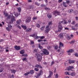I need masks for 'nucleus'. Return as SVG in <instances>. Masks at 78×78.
<instances>
[{
    "mask_svg": "<svg viewBox=\"0 0 78 78\" xmlns=\"http://www.w3.org/2000/svg\"><path fill=\"white\" fill-rule=\"evenodd\" d=\"M53 15L54 16H55L56 17L58 15H59V12L57 11H55L53 12Z\"/></svg>",
    "mask_w": 78,
    "mask_h": 78,
    "instance_id": "nucleus-10",
    "label": "nucleus"
},
{
    "mask_svg": "<svg viewBox=\"0 0 78 78\" xmlns=\"http://www.w3.org/2000/svg\"><path fill=\"white\" fill-rule=\"evenodd\" d=\"M38 46V47L40 49H42V48H43L42 46H41L40 44H39Z\"/></svg>",
    "mask_w": 78,
    "mask_h": 78,
    "instance_id": "nucleus-32",
    "label": "nucleus"
},
{
    "mask_svg": "<svg viewBox=\"0 0 78 78\" xmlns=\"http://www.w3.org/2000/svg\"><path fill=\"white\" fill-rule=\"evenodd\" d=\"M55 78H58V74H56L55 75Z\"/></svg>",
    "mask_w": 78,
    "mask_h": 78,
    "instance_id": "nucleus-60",
    "label": "nucleus"
},
{
    "mask_svg": "<svg viewBox=\"0 0 78 78\" xmlns=\"http://www.w3.org/2000/svg\"><path fill=\"white\" fill-rule=\"evenodd\" d=\"M57 52L59 53V55L60 56H62L63 53H64V52L62 51H60L59 49H58V50H57Z\"/></svg>",
    "mask_w": 78,
    "mask_h": 78,
    "instance_id": "nucleus-6",
    "label": "nucleus"
},
{
    "mask_svg": "<svg viewBox=\"0 0 78 78\" xmlns=\"http://www.w3.org/2000/svg\"><path fill=\"white\" fill-rule=\"evenodd\" d=\"M76 74V73L74 72H72L70 74V75L73 76H74Z\"/></svg>",
    "mask_w": 78,
    "mask_h": 78,
    "instance_id": "nucleus-23",
    "label": "nucleus"
},
{
    "mask_svg": "<svg viewBox=\"0 0 78 78\" xmlns=\"http://www.w3.org/2000/svg\"><path fill=\"white\" fill-rule=\"evenodd\" d=\"M42 41H43V40H38V42H42Z\"/></svg>",
    "mask_w": 78,
    "mask_h": 78,
    "instance_id": "nucleus-54",
    "label": "nucleus"
},
{
    "mask_svg": "<svg viewBox=\"0 0 78 78\" xmlns=\"http://www.w3.org/2000/svg\"><path fill=\"white\" fill-rule=\"evenodd\" d=\"M17 27H18V28H19L20 29H21V27H20V26L19 25H18L17 26Z\"/></svg>",
    "mask_w": 78,
    "mask_h": 78,
    "instance_id": "nucleus-62",
    "label": "nucleus"
},
{
    "mask_svg": "<svg viewBox=\"0 0 78 78\" xmlns=\"http://www.w3.org/2000/svg\"><path fill=\"white\" fill-rule=\"evenodd\" d=\"M36 26L37 28H40V25H39V24H36Z\"/></svg>",
    "mask_w": 78,
    "mask_h": 78,
    "instance_id": "nucleus-39",
    "label": "nucleus"
},
{
    "mask_svg": "<svg viewBox=\"0 0 78 78\" xmlns=\"http://www.w3.org/2000/svg\"><path fill=\"white\" fill-rule=\"evenodd\" d=\"M64 66H68V63L67 61H66L64 63Z\"/></svg>",
    "mask_w": 78,
    "mask_h": 78,
    "instance_id": "nucleus-31",
    "label": "nucleus"
},
{
    "mask_svg": "<svg viewBox=\"0 0 78 78\" xmlns=\"http://www.w3.org/2000/svg\"><path fill=\"white\" fill-rule=\"evenodd\" d=\"M41 45H44V44H47V43H41Z\"/></svg>",
    "mask_w": 78,
    "mask_h": 78,
    "instance_id": "nucleus-53",
    "label": "nucleus"
},
{
    "mask_svg": "<svg viewBox=\"0 0 78 78\" xmlns=\"http://www.w3.org/2000/svg\"><path fill=\"white\" fill-rule=\"evenodd\" d=\"M34 70L36 72H38V71H39V69H38L37 68H35Z\"/></svg>",
    "mask_w": 78,
    "mask_h": 78,
    "instance_id": "nucleus-40",
    "label": "nucleus"
},
{
    "mask_svg": "<svg viewBox=\"0 0 78 78\" xmlns=\"http://www.w3.org/2000/svg\"><path fill=\"white\" fill-rule=\"evenodd\" d=\"M41 51L43 52L44 54L46 55H48L49 54V52L47 51V50L45 49H42Z\"/></svg>",
    "mask_w": 78,
    "mask_h": 78,
    "instance_id": "nucleus-3",
    "label": "nucleus"
},
{
    "mask_svg": "<svg viewBox=\"0 0 78 78\" xmlns=\"http://www.w3.org/2000/svg\"><path fill=\"white\" fill-rule=\"evenodd\" d=\"M74 62L75 61L73 60H70L69 62V64H71V63H74Z\"/></svg>",
    "mask_w": 78,
    "mask_h": 78,
    "instance_id": "nucleus-34",
    "label": "nucleus"
},
{
    "mask_svg": "<svg viewBox=\"0 0 78 78\" xmlns=\"http://www.w3.org/2000/svg\"><path fill=\"white\" fill-rule=\"evenodd\" d=\"M22 60L23 61H27V58H23L22 59Z\"/></svg>",
    "mask_w": 78,
    "mask_h": 78,
    "instance_id": "nucleus-45",
    "label": "nucleus"
},
{
    "mask_svg": "<svg viewBox=\"0 0 78 78\" xmlns=\"http://www.w3.org/2000/svg\"><path fill=\"white\" fill-rule=\"evenodd\" d=\"M41 7H46V5L44 4H42L41 5Z\"/></svg>",
    "mask_w": 78,
    "mask_h": 78,
    "instance_id": "nucleus-51",
    "label": "nucleus"
},
{
    "mask_svg": "<svg viewBox=\"0 0 78 78\" xmlns=\"http://www.w3.org/2000/svg\"><path fill=\"white\" fill-rule=\"evenodd\" d=\"M32 37H34L35 39H37L38 38H39V37H38L37 36V33H35L32 35Z\"/></svg>",
    "mask_w": 78,
    "mask_h": 78,
    "instance_id": "nucleus-9",
    "label": "nucleus"
},
{
    "mask_svg": "<svg viewBox=\"0 0 78 78\" xmlns=\"http://www.w3.org/2000/svg\"><path fill=\"white\" fill-rule=\"evenodd\" d=\"M45 26H42L40 28V30L41 31H44L45 30Z\"/></svg>",
    "mask_w": 78,
    "mask_h": 78,
    "instance_id": "nucleus-18",
    "label": "nucleus"
},
{
    "mask_svg": "<svg viewBox=\"0 0 78 78\" xmlns=\"http://www.w3.org/2000/svg\"><path fill=\"white\" fill-rule=\"evenodd\" d=\"M75 56H76V57H78V55L77 54H75Z\"/></svg>",
    "mask_w": 78,
    "mask_h": 78,
    "instance_id": "nucleus-64",
    "label": "nucleus"
},
{
    "mask_svg": "<svg viewBox=\"0 0 78 78\" xmlns=\"http://www.w3.org/2000/svg\"><path fill=\"white\" fill-rule=\"evenodd\" d=\"M53 75V72L49 71V75L48 76V78H51V75Z\"/></svg>",
    "mask_w": 78,
    "mask_h": 78,
    "instance_id": "nucleus-19",
    "label": "nucleus"
},
{
    "mask_svg": "<svg viewBox=\"0 0 78 78\" xmlns=\"http://www.w3.org/2000/svg\"><path fill=\"white\" fill-rule=\"evenodd\" d=\"M50 30V29L49 28V27H47V26L46 27V30H44V32L45 33H48L49 31Z\"/></svg>",
    "mask_w": 78,
    "mask_h": 78,
    "instance_id": "nucleus-8",
    "label": "nucleus"
},
{
    "mask_svg": "<svg viewBox=\"0 0 78 78\" xmlns=\"http://www.w3.org/2000/svg\"><path fill=\"white\" fill-rule=\"evenodd\" d=\"M35 5H37V6H39V5H40V4L38 3L37 2H36L35 3Z\"/></svg>",
    "mask_w": 78,
    "mask_h": 78,
    "instance_id": "nucleus-42",
    "label": "nucleus"
},
{
    "mask_svg": "<svg viewBox=\"0 0 78 78\" xmlns=\"http://www.w3.org/2000/svg\"><path fill=\"white\" fill-rule=\"evenodd\" d=\"M59 48H61V47H64V45L62 43L60 42L59 43Z\"/></svg>",
    "mask_w": 78,
    "mask_h": 78,
    "instance_id": "nucleus-25",
    "label": "nucleus"
},
{
    "mask_svg": "<svg viewBox=\"0 0 78 78\" xmlns=\"http://www.w3.org/2000/svg\"><path fill=\"white\" fill-rule=\"evenodd\" d=\"M62 26L61 25V24L59 23V25L58 26V32H60L62 30Z\"/></svg>",
    "mask_w": 78,
    "mask_h": 78,
    "instance_id": "nucleus-4",
    "label": "nucleus"
},
{
    "mask_svg": "<svg viewBox=\"0 0 78 78\" xmlns=\"http://www.w3.org/2000/svg\"><path fill=\"white\" fill-rule=\"evenodd\" d=\"M73 69V66H69L68 67L67 70H71V71H72V70H71V69Z\"/></svg>",
    "mask_w": 78,
    "mask_h": 78,
    "instance_id": "nucleus-16",
    "label": "nucleus"
},
{
    "mask_svg": "<svg viewBox=\"0 0 78 78\" xmlns=\"http://www.w3.org/2000/svg\"><path fill=\"white\" fill-rule=\"evenodd\" d=\"M63 3L64 6L65 7H67V5L66 4V2H63Z\"/></svg>",
    "mask_w": 78,
    "mask_h": 78,
    "instance_id": "nucleus-35",
    "label": "nucleus"
},
{
    "mask_svg": "<svg viewBox=\"0 0 78 78\" xmlns=\"http://www.w3.org/2000/svg\"><path fill=\"white\" fill-rule=\"evenodd\" d=\"M14 48L15 50H19L20 49V46H15L14 47Z\"/></svg>",
    "mask_w": 78,
    "mask_h": 78,
    "instance_id": "nucleus-15",
    "label": "nucleus"
},
{
    "mask_svg": "<svg viewBox=\"0 0 78 78\" xmlns=\"http://www.w3.org/2000/svg\"><path fill=\"white\" fill-rule=\"evenodd\" d=\"M68 23L67 21H66V20L64 21H60L58 23H60V24H61V23H62L63 25H65V24H67Z\"/></svg>",
    "mask_w": 78,
    "mask_h": 78,
    "instance_id": "nucleus-5",
    "label": "nucleus"
},
{
    "mask_svg": "<svg viewBox=\"0 0 78 78\" xmlns=\"http://www.w3.org/2000/svg\"><path fill=\"white\" fill-rule=\"evenodd\" d=\"M62 2V0H59L58 1V3H61Z\"/></svg>",
    "mask_w": 78,
    "mask_h": 78,
    "instance_id": "nucleus-61",
    "label": "nucleus"
},
{
    "mask_svg": "<svg viewBox=\"0 0 78 78\" xmlns=\"http://www.w3.org/2000/svg\"><path fill=\"white\" fill-rule=\"evenodd\" d=\"M51 47L50 46H48L47 47V48L48 50H50V49H51Z\"/></svg>",
    "mask_w": 78,
    "mask_h": 78,
    "instance_id": "nucleus-41",
    "label": "nucleus"
},
{
    "mask_svg": "<svg viewBox=\"0 0 78 78\" xmlns=\"http://www.w3.org/2000/svg\"><path fill=\"white\" fill-rule=\"evenodd\" d=\"M50 30V29L49 28V27H47V26L46 27V30H44V32L45 33H48L49 31Z\"/></svg>",
    "mask_w": 78,
    "mask_h": 78,
    "instance_id": "nucleus-7",
    "label": "nucleus"
},
{
    "mask_svg": "<svg viewBox=\"0 0 78 78\" xmlns=\"http://www.w3.org/2000/svg\"><path fill=\"white\" fill-rule=\"evenodd\" d=\"M35 55L37 56V59L38 61H41L42 59V57L40 54L38 53H36Z\"/></svg>",
    "mask_w": 78,
    "mask_h": 78,
    "instance_id": "nucleus-2",
    "label": "nucleus"
},
{
    "mask_svg": "<svg viewBox=\"0 0 78 78\" xmlns=\"http://www.w3.org/2000/svg\"><path fill=\"white\" fill-rule=\"evenodd\" d=\"M28 55L27 54H24L22 55V56H24V57H27Z\"/></svg>",
    "mask_w": 78,
    "mask_h": 78,
    "instance_id": "nucleus-44",
    "label": "nucleus"
},
{
    "mask_svg": "<svg viewBox=\"0 0 78 78\" xmlns=\"http://www.w3.org/2000/svg\"><path fill=\"white\" fill-rule=\"evenodd\" d=\"M75 42V40H73L71 41L70 44H73Z\"/></svg>",
    "mask_w": 78,
    "mask_h": 78,
    "instance_id": "nucleus-38",
    "label": "nucleus"
},
{
    "mask_svg": "<svg viewBox=\"0 0 78 78\" xmlns=\"http://www.w3.org/2000/svg\"><path fill=\"white\" fill-rule=\"evenodd\" d=\"M11 21H10L9 23L10 24H11L13 23V22H15L16 20H15V19H14V17L12 18L11 20Z\"/></svg>",
    "mask_w": 78,
    "mask_h": 78,
    "instance_id": "nucleus-12",
    "label": "nucleus"
},
{
    "mask_svg": "<svg viewBox=\"0 0 78 78\" xmlns=\"http://www.w3.org/2000/svg\"><path fill=\"white\" fill-rule=\"evenodd\" d=\"M64 34V33H61L60 34L58 35L59 37L60 38V39H63V38L64 37H63Z\"/></svg>",
    "mask_w": 78,
    "mask_h": 78,
    "instance_id": "nucleus-13",
    "label": "nucleus"
},
{
    "mask_svg": "<svg viewBox=\"0 0 78 78\" xmlns=\"http://www.w3.org/2000/svg\"><path fill=\"white\" fill-rule=\"evenodd\" d=\"M3 70H4V69L3 68H2L0 70V72H2L3 71Z\"/></svg>",
    "mask_w": 78,
    "mask_h": 78,
    "instance_id": "nucleus-47",
    "label": "nucleus"
},
{
    "mask_svg": "<svg viewBox=\"0 0 78 78\" xmlns=\"http://www.w3.org/2000/svg\"><path fill=\"white\" fill-rule=\"evenodd\" d=\"M6 29L7 31H10V29L9 27H6Z\"/></svg>",
    "mask_w": 78,
    "mask_h": 78,
    "instance_id": "nucleus-49",
    "label": "nucleus"
},
{
    "mask_svg": "<svg viewBox=\"0 0 78 78\" xmlns=\"http://www.w3.org/2000/svg\"><path fill=\"white\" fill-rule=\"evenodd\" d=\"M73 51H74V50L73 49H69V50L67 51H66V52L67 53H73Z\"/></svg>",
    "mask_w": 78,
    "mask_h": 78,
    "instance_id": "nucleus-14",
    "label": "nucleus"
},
{
    "mask_svg": "<svg viewBox=\"0 0 78 78\" xmlns=\"http://www.w3.org/2000/svg\"><path fill=\"white\" fill-rule=\"evenodd\" d=\"M47 17L49 19H51V14L50 13L48 14Z\"/></svg>",
    "mask_w": 78,
    "mask_h": 78,
    "instance_id": "nucleus-20",
    "label": "nucleus"
},
{
    "mask_svg": "<svg viewBox=\"0 0 78 78\" xmlns=\"http://www.w3.org/2000/svg\"><path fill=\"white\" fill-rule=\"evenodd\" d=\"M78 29L77 28L76 29L75 28H74V27H72V30H76Z\"/></svg>",
    "mask_w": 78,
    "mask_h": 78,
    "instance_id": "nucleus-43",
    "label": "nucleus"
},
{
    "mask_svg": "<svg viewBox=\"0 0 78 78\" xmlns=\"http://www.w3.org/2000/svg\"><path fill=\"white\" fill-rule=\"evenodd\" d=\"M68 12L70 14H72V13L73 12V10L72 9H69L68 10Z\"/></svg>",
    "mask_w": 78,
    "mask_h": 78,
    "instance_id": "nucleus-24",
    "label": "nucleus"
},
{
    "mask_svg": "<svg viewBox=\"0 0 78 78\" xmlns=\"http://www.w3.org/2000/svg\"><path fill=\"white\" fill-rule=\"evenodd\" d=\"M35 67H37V68H41V69H42V67H41V65H36L35 66Z\"/></svg>",
    "mask_w": 78,
    "mask_h": 78,
    "instance_id": "nucleus-22",
    "label": "nucleus"
},
{
    "mask_svg": "<svg viewBox=\"0 0 78 78\" xmlns=\"http://www.w3.org/2000/svg\"><path fill=\"white\" fill-rule=\"evenodd\" d=\"M33 52L34 53H37V50H36V49H34Z\"/></svg>",
    "mask_w": 78,
    "mask_h": 78,
    "instance_id": "nucleus-48",
    "label": "nucleus"
},
{
    "mask_svg": "<svg viewBox=\"0 0 78 78\" xmlns=\"http://www.w3.org/2000/svg\"><path fill=\"white\" fill-rule=\"evenodd\" d=\"M34 71L33 70H30L29 72L30 73V74H33V73H34Z\"/></svg>",
    "mask_w": 78,
    "mask_h": 78,
    "instance_id": "nucleus-27",
    "label": "nucleus"
},
{
    "mask_svg": "<svg viewBox=\"0 0 78 78\" xmlns=\"http://www.w3.org/2000/svg\"><path fill=\"white\" fill-rule=\"evenodd\" d=\"M66 3H68V4H69V3H70V1H66Z\"/></svg>",
    "mask_w": 78,
    "mask_h": 78,
    "instance_id": "nucleus-59",
    "label": "nucleus"
},
{
    "mask_svg": "<svg viewBox=\"0 0 78 78\" xmlns=\"http://www.w3.org/2000/svg\"><path fill=\"white\" fill-rule=\"evenodd\" d=\"M44 36H42V37H40V39H44Z\"/></svg>",
    "mask_w": 78,
    "mask_h": 78,
    "instance_id": "nucleus-63",
    "label": "nucleus"
},
{
    "mask_svg": "<svg viewBox=\"0 0 78 78\" xmlns=\"http://www.w3.org/2000/svg\"><path fill=\"white\" fill-rule=\"evenodd\" d=\"M29 74H30V72H28L25 73L24 75L25 76H27V75H28Z\"/></svg>",
    "mask_w": 78,
    "mask_h": 78,
    "instance_id": "nucleus-33",
    "label": "nucleus"
},
{
    "mask_svg": "<svg viewBox=\"0 0 78 78\" xmlns=\"http://www.w3.org/2000/svg\"><path fill=\"white\" fill-rule=\"evenodd\" d=\"M8 26L10 28H12V26L11 25H8Z\"/></svg>",
    "mask_w": 78,
    "mask_h": 78,
    "instance_id": "nucleus-52",
    "label": "nucleus"
},
{
    "mask_svg": "<svg viewBox=\"0 0 78 78\" xmlns=\"http://www.w3.org/2000/svg\"><path fill=\"white\" fill-rule=\"evenodd\" d=\"M75 21H73L72 23H71V24H72V25H75Z\"/></svg>",
    "mask_w": 78,
    "mask_h": 78,
    "instance_id": "nucleus-50",
    "label": "nucleus"
},
{
    "mask_svg": "<svg viewBox=\"0 0 78 78\" xmlns=\"http://www.w3.org/2000/svg\"><path fill=\"white\" fill-rule=\"evenodd\" d=\"M18 10V12H20V11H21V8L20 7H18L17 8Z\"/></svg>",
    "mask_w": 78,
    "mask_h": 78,
    "instance_id": "nucleus-37",
    "label": "nucleus"
},
{
    "mask_svg": "<svg viewBox=\"0 0 78 78\" xmlns=\"http://www.w3.org/2000/svg\"><path fill=\"white\" fill-rule=\"evenodd\" d=\"M21 22V20H19L17 21L16 23L17 24H19V25H20V23Z\"/></svg>",
    "mask_w": 78,
    "mask_h": 78,
    "instance_id": "nucleus-29",
    "label": "nucleus"
},
{
    "mask_svg": "<svg viewBox=\"0 0 78 78\" xmlns=\"http://www.w3.org/2000/svg\"><path fill=\"white\" fill-rule=\"evenodd\" d=\"M20 54H23V53H24L25 52V50H24V49H23L21 50V51H20Z\"/></svg>",
    "mask_w": 78,
    "mask_h": 78,
    "instance_id": "nucleus-21",
    "label": "nucleus"
},
{
    "mask_svg": "<svg viewBox=\"0 0 78 78\" xmlns=\"http://www.w3.org/2000/svg\"><path fill=\"white\" fill-rule=\"evenodd\" d=\"M31 31V28H28L26 30V31H28V32H30Z\"/></svg>",
    "mask_w": 78,
    "mask_h": 78,
    "instance_id": "nucleus-26",
    "label": "nucleus"
},
{
    "mask_svg": "<svg viewBox=\"0 0 78 78\" xmlns=\"http://www.w3.org/2000/svg\"><path fill=\"white\" fill-rule=\"evenodd\" d=\"M52 25V22L51 21H50L48 22V25L47 26V27H51V26Z\"/></svg>",
    "mask_w": 78,
    "mask_h": 78,
    "instance_id": "nucleus-17",
    "label": "nucleus"
},
{
    "mask_svg": "<svg viewBox=\"0 0 78 78\" xmlns=\"http://www.w3.org/2000/svg\"><path fill=\"white\" fill-rule=\"evenodd\" d=\"M65 74V75H70V74H69V72H66Z\"/></svg>",
    "mask_w": 78,
    "mask_h": 78,
    "instance_id": "nucleus-56",
    "label": "nucleus"
},
{
    "mask_svg": "<svg viewBox=\"0 0 78 78\" xmlns=\"http://www.w3.org/2000/svg\"><path fill=\"white\" fill-rule=\"evenodd\" d=\"M11 72L12 73L15 74V73H16V71L14 69L11 70Z\"/></svg>",
    "mask_w": 78,
    "mask_h": 78,
    "instance_id": "nucleus-28",
    "label": "nucleus"
},
{
    "mask_svg": "<svg viewBox=\"0 0 78 78\" xmlns=\"http://www.w3.org/2000/svg\"><path fill=\"white\" fill-rule=\"evenodd\" d=\"M55 49V50H56L57 49H58V46H56L54 48Z\"/></svg>",
    "mask_w": 78,
    "mask_h": 78,
    "instance_id": "nucleus-57",
    "label": "nucleus"
},
{
    "mask_svg": "<svg viewBox=\"0 0 78 78\" xmlns=\"http://www.w3.org/2000/svg\"><path fill=\"white\" fill-rule=\"evenodd\" d=\"M21 27L24 29V30H26L27 29V26H24V25H22L21 26Z\"/></svg>",
    "mask_w": 78,
    "mask_h": 78,
    "instance_id": "nucleus-30",
    "label": "nucleus"
},
{
    "mask_svg": "<svg viewBox=\"0 0 78 78\" xmlns=\"http://www.w3.org/2000/svg\"><path fill=\"white\" fill-rule=\"evenodd\" d=\"M65 30H69V28L67 27H65Z\"/></svg>",
    "mask_w": 78,
    "mask_h": 78,
    "instance_id": "nucleus-55",
    "label": "nucleus"
},
{
    "mask_svg": "<svg viewBox=\"0 0 78 78\" xmlns=\"http://www.w3.org/2000/svg\"><path fill=\"white\" fill-rule=\"evenodd\" d=\"M30 21H31V17H29L27 18V20H26V22L29 23L30 22Z\"/></svg>",
    "mask_w": 78,
    "mask_h": 78,
    "instance_id": "nucleus-11",
    "label": "nucleus"
},
{
    "mask_svg": "<svg viewBox=\"0 0 78 78\" xmlns=\"http://www.w3.org/2000/svg\"><path fill=\"white\" fill-rule=\"evenodd\" d=\"M29 7L30 8H28V9H33L34 8V7L33 5L29 6Z\"/></svg>",
    "mask_w": 78,
    "mask_h": 78,
    "instance_id": "nucleus-36",
    "label": "nucleus"
},
{
    "mask_svg": "<svg viewBox=\"0 0 78 78\" xmlns=\"http://www.w3.org/2000/svg\"><path fill=\"white\" fill-rule=\"evenodd\" d=\"M37 17L36 16V17H34L33 18V20H36V19H37Z\"/></svg>",
    "mask_w": 78,
    "mask_h": 78,
    "instance_id": "nucleus-46",
    "label": "nucleus"
},
{
    "mask_svg": "<svg viewBox=\"0 0 78 78\" xmlns=\"http://www.w3.org/2000/svg\"><path fill=\"white\" fill-rule=\"evenodd\" d=\"M71 22V20H69L68 21V23H70Z\"/></svg>",
    "mask_w": 78,
    "mask_h": 78,
    "instance_id": "nucleus-58",
    "label": "nucleus"
},
{
    "mask_svg": "<svg viewBox=\"0 0 78 78\" xmlns=\"http://www.w3.org/2000/svg\"><path fill=\"white\" fill-rule=\"evenodd\" d=\"M43 74V72L42 70H40L38 73H36L35 76V77L36 78H38L40 77V76L42 75Z\"/></svg>",
    "mask_w": 78,
    "mask_h": 78,
    "instance_id": "nucleus-1",
    "label": "nucleus"
}]
</instances>
